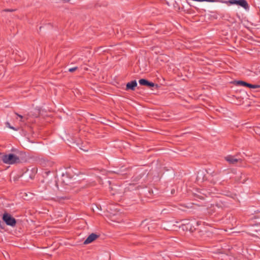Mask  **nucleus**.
<instances>
[{
  "instance_id": "nucleus-1",
  "label": "nucleus",
  "mask_w": 260,
  "mask_h": 260,
  "mask_svg": "<svg viewBox=\"0 0 260 260\" xmlns=\"http://www.w3.org/2000/svg\"><path fill=\"white\" fill-rule=\"evenodd\" d=\"M0 160L7 165H14L22 162L21 158L17 154L0 152Z\"/></svg>"
},
{
  "instance_id": "nucleus-2",
  "label": "nucleus",
  "mask_w": 260,
  "mask_h": 260,
  "mask_svg": "<svg viewBox=\"0 0 260 260\" xmlns=\"http://www.w3.org/2000/svg\"><path fill=\"white\" fill-rule=\"evenodd\" d=\"M222 3H225L228 5H238L245 9L249 8V6L246 0H229V1H221L220 2Z\"/></svg>"
},
{
  "instance_id": "nucleus-3",
  "label": "nucleus",
  "mask_w": 260,
  "mask_h": 260,
  "mask_svg": "<svg viewBox=\"0 0 260 260\" xmlns=\"http://www.w3.org/2000/svg\"><path fill=\"white\" fill-rule=\"evenodd\" d=\"M2 218L3 221L8 225L14 226L16 225V219L7 212L4 213Z\"/></svg>"
},
{
  "instance_id": "nucleus-4",
  "label": "nucleus",
  "mask_w": 260,
  "mask_h": 260,
  "mask_svg": "<svg viewBox=\"0 0 260 260\" xmlns=\"http://www.w3.org/2000/svg\"><path fill=\"white\" fill-rule=\"evenodd\" d=\"M234 84L236 85L246 86L250 88H260V85L256 84H251L248 83H247L243 81H234Z\"/></svg>"
},
{
  "instance_id": "nucleus-5",
  "label": "nucleus",
  "mask_w": 260,
  "mask_h": 260,
  "mask_svg": "<svg viewBox=\"0 0 260 260\" xmlns=\"http://www.w3.org/2000/svg\"><path fill=\"white\" fill-rule=\"evenodd\" d=\"M181 221L182 222V223L180 225V228H181L183 230H192V224L190 223L188 220L182 219Z\"/></svg>"
},
{
  "instance_id": "nucleus-6",
  "label": "nucleus",
  "mask_w": 260,
  "mask_h": 260,
  "mask_svg": "<svg viewBox=\"0 0 260 260\" xmlns=\"http://www.w3.org/2000/svg\"><path fill=\"white\" fill-rule=\"evenodd\" d=\"M139 83L141 85L146 86L149 87H153L155 86L156 88H157L158 87V85L157 84H155L154 83L152 82H149V81L145 79H141L139 80Z\"/></svg>"
},
{
  "instance_id": "nucleus-7",
  "label": "nucleus",
  "mask_w": 260,
  "mask_h": 260,
  "mask_svg": "<svg viewBox=\"0 0 260 260\" xmlns=\"http://www.w3.org/2000/svg\"><path fill=\"white\" fill-rule=\"evenodd\" d=\"M99 237V235H98L96 234H94V233H92L84 241L83 243L84 244H89V243H91L92 242H93V241H94L95 239H96Z\"/></svg>"
},
{
  "instance_id": "nucleus-8",
  "label": "nucleus",
  "mask_w": 260,
  "mask_h": 260,
  "mask_svg": "<svg viewBox=\"0 0 260 260\" xmlns=\"http://www.w3.org/2000/svg\"><path fill=\"white\" fill-rule=\"evenodd\" d=\"M137 86V82L136 80H133L129 82H128L126 85V90H135V88Z\"/></svg>"
},
{
  "instance_id": "nucleus-9",
  "label": "nucleus",
  "mask_w": 260,
  "mask_h": 260,
  "mask_svg": "<svg viewBox=\"0 0 260 260\" xmlns=\"http://www.w3.org/2000/svg\"><path fill=\"white\" fill-rule=\"evenodd\" d=\"M225 159L231 164H235L237 163L239 160H241V159H237L235 158L234 156L230 155L226 156L225 157Z\"/></svg>"
},
{
  "instance_id": "nucleus-10",
  "label": "nucleus",
  "mask_w": 260,
  "mask_h": 260,
  "mask_svg": "<svg viewBox=\"0 0 260 260\" xmlns=\"http://www.w3.org/2000/svg\"><path fill=\"white\" fill-rule=\"evenodd\" d=\"M209 233L207 231H200L199 232V237H200L201 238L203 239V240H206V235L208 234Z\"/></svg>"
},
{
  "instance_id": "nucleus-11",
  "label": "nucleus",
  "mask_w": 260,
  "mask_h": 260,
  "mask_svg": "<svg viewBox=\"0 0 260 260\" xmlns=\"http://www.w3.org/2000/svg\"><path fill=\"white\" fill-rule=\"evenodd\" d=\"M156 227V224L154 222H151L148 224V230L149 231H152V229L155 228Z\"/></svg>"
},
{
  "instance_id": "nucleus-12",
  "label": "nucleus",
  "mask_w": 260,
  "mask_h": 260,
  "mask_svg": "<svg viewBox=\"0 0 260 260\" xmlns=\"http://www.w3.org/2000/svg\"><path fill=\"white\" fill-rule=\"evenodd\" d=\"M15 114H16L18 117H20V119H20V121H21V122H24V120H23V116H22L21 115H20V114H18V113H15Z\"/></svg>"
},
{
  "instance_id": "nucleus-13",
  "label": "nucleus",
  "mask_w": 260,
  "mask_h": 260,
  "mask_svg": "<svg viewBox=\"0 0 260 260\" xmlns=\"http://www.w3.org/2000/svg\"><path fill=\"white\" fill-rule=\"evenodd\" d=\"M77 67L72 68L69 69V71L70 72H73L77 69Z\"/></svg>"
},
{
  "instance_id": "nucleus-14",
  "label": "nucleus",
  "mask_w": 260,
  "mask_h": 260,
  "mask_svg": "<svg viewBox=\"0 0 260 260\" xmlns=\"http://www.w3.org/2000/svg\"><path fill=\"white\" fill-rule=\"evenodd\" d=\"M67 199L66 197H61V198H58V197H57V201H58V200L60 201V200H64V199Z\"/></svg>"
},
{
  "instance_id": "nucleus-15",
  "label": "nucleus",
  "mask_w": 260,
  "mask_h": 260,
  "mask_svg": "<svg viewBox=\"0 0 260 260\" xmlns=\"http://www.w3.org/2000/svg\"><path fill=\"white\" fill-rule=\"evenodd\" d=\"M4 223L0 220V228L3 229L4 228Z\"/></svg>"
},
{
  "instance_id": "nucleus-16",
  "label": "nucleus",
  "mask_w": 260,
  "mask_h": 260,
  "mask_svg": "<svg viewBox=\"0 0 260 260\" xmlns=\"http://www.w3.org/2000/svg\"><path fill=\"white\" fill-rule=\"evenodd\" d=\"M6 124L11 129H15V128L13 127V126H11L10 124V123L9 122H7L6 123Z\"/></svg>"
},
{
  "instance_id": "nucleus-17",
  "label": "nucleus",
  "mask_w": 260,
  "mask_h": 260,
  "mask_svg": "<svg viewBox=\"0 0 260 260\" xmlns=\"http://www.w3.org/2000/svg\"><path fill=\"white\" fill-rule=\"evenodd\" d=\"M5 11H7V12H12L14 10H12V9H6L5 10Z\"/></svg>"
},
{
  "instance_id": "nucleus-18",
  "label": "nucleus",
  "mask_w": 260,
  "mask_h": 260,
  "mask_svg": "<svg viewBox=\"0 0 260 260\" xmlns=\"http://www.w3.org/2000/svg\"><path fill=\"white\" fill-rule=\"evenodd\" d=\"M198 196L199 197V198L201 199H204V197L203 196L199 195Z\"/></svg>"
},
{
  "instance_id": "nucleus-19",
  "label": "nucleus",
  "mask_w": 260,
  "mask_h": 260,
  "mask_svg": "<svg viewBox=\"0 0 260 260\" xmlns=\"http://www.w3.org/2000/svg\"><path fill=\"white\" fill-rule=\"evenodd\" d=\"M202 194H203V195H204V196H205L206 197H207V196H208L207 193H205L204 192L202 193Z\"/></svg>"
},
{
  "instance_id": "nucleus-20",
  "label": "nucleus",
  "mask_w": 260,
  "mask_h": 260,
  "mask_svg": "<svg viewBox=\"0 0 260 260\" xmlns=\"http://www.w3.org/2000/svg\"><path fill=\"white\" fill-rule=\"evenodd\" d=\"M185 208H188L189 207L188 206H185Z\"/></svg>"
}]
</instances>
